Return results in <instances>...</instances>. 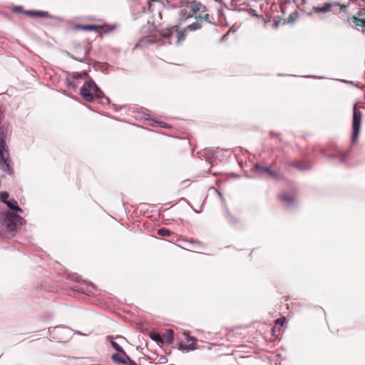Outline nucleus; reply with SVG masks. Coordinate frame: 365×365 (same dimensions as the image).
<instances>
[{
	"label": "nucleus",
	"mask_w": 365,
	"mask_h": 365,
	"mask_svg": "<svg viewBox=\"0 0 365 365\" xmlns=\"http://www.w3.org/2000/svg\"><path fill=\"white\" fill-rule=\"evenodd\" d=\"M145 29V36L139 41V46L154 43L160 45L180 44L186 36L185 29H181L178 25L158 30L153 24H148Z\"/></svg>",
	"instance_id": "f257e3e1"
},
{
	"label": "nucleus",
	"mask_w": 365,
	"mask_h": 365,
	"mask_svg": "<svg viewBox=\"0 0 365 365\" xmlns=\"http://www.w3.org/2000/svg\"><path fill=\"white\" fill-rule=\"evenodd\" d=\"M6 136L4 133H0V168L12 175L14 173L11 167V160L9 153V148L6 142Z\"/></svg>",
	"instance_id": "f03ea898"
},
{
	"label": "nucleus",
	"mask_w": 365,
	"mask_h": 365,
	"mask_svg": "<svg viewBox=\"0 0 365 365\" xmlns=\"http://www.w3.org/2000/svg\"><path fill=\"white\" fill-rule=\"evenodd\" d=\"M81 95L88 102H92L96 98H100L103 96V92L91 79L86 81L80 90Z\"/></svg>",
	"instance_id": "7ed1b4c3"
},
{
	"label": "nucleus",
	"mask_w": 365,
	"mask_h": 365,
	"mask_svg": "<svg viewBox=\"0 0 365 365\" xmlns=\"http://www.w3.org/2000/svg\"><path fill=\"white\" fill-rule=\"evenodd\" d=\"M346 22L351 28L365 34V8L360 9L355 15L347 14Z\"/></svg>",
	"instance_id": "20e7f679"
},
{
	"label": "nucleus",
	"mask_w": 365,
	"mask_h": 365,
	"mask_svg": "<svg viewBox=\"0 0 365 365\" xmlns=\"http://www.w3.org/2000/svg\"><path fill=\"white\" fill-rule=\"evenodd\" d=\"M336 6L339 8L341 13H346L348 5L338 1L325 2L322 6H313L312 12L314 14H326L330 12L332 8Z\"/></svg>",
	"instance_id": "39448f33"
},
{
	"label": "nucleus",
	"mask_w": 365,
	"mask_h": 365,
	"mask_svg": "<svg viewBox=\"0 0 365 365\" xmlns=\"http://www.w3.org/2000/svg\"><path fill=\"white\" fill-rule=\"evenodd\" d=\"M361 116L362 113L358 110L357 106L355 105L354 106L353 112V132L351 135L352 143H356L358 140L361 128Z\"/></svg>",
	"instance_id": "423d86ee"
},
{
	"label": "nucleus",
	"mask_w": 365,
	"mask_h": 365,
	"mask_svg": "<svg viewBox=\"0 0 365 365\" xmlns=\"http://www.w3.org/2000/svg\"><path fill=\"white\" fill-rule=\"evenodd\" d=\"M190 7V9L192 11V13L196 15L195 18H198V19H202V18L207 19L208 18L207 14H205L204 16H202L200 14V13H205L206 11L205 6L204 5H202V4L197 2V1H193L191 3Z\"/></svg>",
	"instance_id": "0eeeda50"
},
{
	"label": "nucleus",
	"mask_w": 365,
	"mask_h": 365,
	"mask_svg": "<svg viewBox=\"0 0 365 365\" xmlns=\"http://www.w3.org/2000/svg\"><path fill=\"white\" fill-rule=\"evenodd\" d=\"M111 359L115 363L126 364V359H128V356L124 350H122L118 353L113 354Z\"/></svg>",
	"instance_id": "6e6552de"
},
{
	"label": "nucleus",
	"mask_w": 365,
	"mask_h": 365,
	"mask_svg": "<svg viewBox=\"0 0 365 365\" xmlns=\"http://www.w3.org/2000/svg\"><path fill=\"white\" fill-rule=\"evenodd\" d=\"M104 28L103 25H82L78 24L75 26V29L77 30H83L86 31H95L96 32L100 31L101 29Z\"/></svg>",
	"instance_id": "1a4fd4ad"
},
{
	"label": "nucleus",
	"mask_w": 365,
	"mask_h": 365,
	"mask_svg": "<svg viewBox=\"0 0 365 365\" xmlns=\"http://www.w3.org/2000/svg\"><path fill=\"white\" fill-rule=\"evenodd\" d=\"M187 344H180V349L183 350H193L196 349V344L195 341V339L192 336L186 335Z\"/></svg>",
	"instance_id": "9d476101"
},
{
	"label": "nucleus",
	"mask_w": 365,
	"mask_h": 365,
	"mask_svg": "<svg viewBox=\"0 0 365 365\" xmlns=\"http://www.w3.org/2000/svg\"><path fill=\"white\" fill-rule=\"evenodd\" d=\"M174 340V332L172 329H167L162 336V343L170 344Z\"/></svg>",
	"instance_id": "9b49d317"
},
{
	"label": "nucleus",
	"mask_w": 365,
	"mask_h": 365,
	"mask_svg": "<svg viewBox=\"0 0 365 365\" xmlns=\"http://www.w3.org/2000/svg\"><path fill=\"white\" fill-rule=\"evenodd\" d=\"M25 14L29 16L34 18H48L49 16V14L47 11H26Z\"/></svg>",
	"instance_id": "f8f14e48"
},
{
	"label": "nucleus",
	"mask_w": 365,
	"mask_h": 365,
	"mask_svg": "<svg viewBox=\"0 0 365 365\" xmlns=\"http://www.w3.org/2000/svg\"><path fill=\"white\" fill-rule=\"evenodd\" d=\"M285 321V317L279 318L275 321V324L272 329V332L273 335H277V332L280 331L281 328L283 327Z\"/></svg>",
	"instance_id": "ddd939ff"
},
{
	"label": "nucleus",
	"mask_w": 365,
	"mask_h": 365,
	"mask_svg": "<svg viewBox=\"0 0 365 365\" xmlns=\"http://www.w3.org/2000/svg\"><path fill=\"white\" fill-rule=\"evenodd\" d=\"M289 165L292 167H294V168H296L299 170H307L310 168V166L307 163H304V161H301V160H293L289 163Z\"/></svg>",
	"instance_id": "4468645a"
},
{
	"label": "nucleus",
	"mask_w": 365,
	"mask_h": 365,
	"mask_svg": "<svg viewBox=\"0 0 365 365\" xmlns=\"http://www.w3.org/2000/svg\"><path fill=\"white\" fill-rule=\"evenodd\" d=\"M11 210L18 212H22V210L18 206L17 202L14 200H8L5 203Z\"/></svg>",
	"instance_id": "2eb2a0df"
},
{
	"label": "nucleus",
	"mask_w": 365,
	"mask_h": 365,
	"mask_svg": "<svg viewBox=\"0 0 365 365\" xmlns=\"http://www.w3.org/2000/svg\"><path fill=\"white\" fill-rule=\"evenodd\" d=\"M279 198L280 200L288 203H293L294 201V197L287 193H282L279 195Z\"/></svg>",
	"instance_id": "dca6fc26"
},
{
	"label": "nucleus",
	"mask_w": 365,
	"mask_h": 365,
	"mask_svg": "<svg viewBox=\"0 0 365 365\" xmlns=\"http://www.w3.org/2000/svg\"><path fill=\"white\" fill-rule=\"evenodd\" d=\"M158 235L162 237L174 235L175 234L167 228H160L158 230Z\"/></svg>",
	"instance_id": "f3484780"
},
{
	"label": "nucleus",
	"mask_w": 365,
	"mask_h": 365,
	"mask_svg": "<svg viewBox=\"0 0 365 365\" xmlns=\"http://www.w3.org/2000/svg\"><path fill=\"white\" fill-rule=\"evenodd\" d=\"M190 242L192 244H193L197 250H205V245L202 242L197 241V240H191Z\"/></svg>",
	"instance_id": "a211bd4d"
},
{
	"label": "nucleus",
	"mask_w": 365,
	"mask_h": 365,
	"mask_svg": "<svg viewBox=\"0 0 365 365\" xmlns=\"http://www.w3.org/2000/svg\"><path fill=\"white\" fill-rule=\"evenodd\" d=\"M150 336L153 340L162 343V336L160 334L153 332L150 333Z\"/></svg>",
	"instance_id": "6ab92c4d"
},
{
	"label": "nucleus",
	"mask_w": 365,
	"mask_h": 365,
	"mask_svg": "<svg viewBox=\"0 0 365 365\" xmlns=\"http://www.w3.org/2000/svg\"><path fill=\"white\" fill-rule=\"evenodd\" d=\"M9 193L7 192H0V201L6 203L8 201Z\"/></svg>",
	"instance_id": "aec40b11"
},
{
	"label": "nucleus",
	"mask_w": 365,
	"mask_h": 365,
	"mask_svg": "<svg viewBox=\"0 0 365 365\" xmlns=\"http://www.w3.org/2000/svg\"><path fill=\"white\" fill-rule=\"evenodd\" d=\"M110 344H111L112 346H113V348H114V349H115L118 352H119V351H120L123 350V349L121 348V346H120L117 342H115V341H110Z\"/></svg>",
	"instance_id": "412c9836"
},
{
	"label": "nucleus",
	"mask_w": 365,
	"mask_h": 365,
	"mask_svg": "<svg viewBox=\"0 0 365 365\" xmlns=\"http://www.w3.org/2000/svg\"><path fill=\"white\" fill-rule=\"evenodd\" d=\"M227 340L228 341H234L233 340L234 331H229L227 334Z\"/></svg>",
	"instance_id": "4be33fe9"
},
{
	"label": "nucleus",
	"mask_w": 365,
	"mask_h": 365,
	"mask_svg": "<svg viewBox=\"0 0 365 365\" xmlns=\"http://www.w3.org/2000/svg\"><path fill=\"white\" fill-rule=\"evenodd\" d=\"M72 77L76 79H79L83 77V74L81 73L74 72L72 74Z\"/></svg>",
	"instance_id": "5701e85b"
},
{
	"label": "nucleus",
	"mask_w": 365,
	"mask_h": 365,
	"mask_svg": "<svg viewBox=\"0 0 365 365\" xmlns=\"http://www.w3.org/2000/svg\"><path fill=\"white\" fill-rule=\"evenodd\" d=\"M262 171H264V172H265V173H269H269L271 172V170H270L269 168H267V167H263V168H262Z\"/></svg>",
	"instance_id": "b1692460"
},
{
	"label": "nucleus",
	"mask_w": 365,
	"mask_h": 365,
	"mask_svg": "<svg viewBox=\"0 0 365 365\" xmlns=\"http://www.w3.org/2000/svg\"><path fill=\"white\" fill-rule=\"evenodd\" d=\"M269 175L274 177V178H277L278 177V173L274 172V171H272L269 173Z\"/></svg>",
	"instance_id": "393cba45"
},
{
	"label": "nucleus",
	"mask_w": 365,
	"mask_h": 365,
	"mask_svg": "<svg viewBox=\"0 0 365 365\" xmlns=\"http://www.w3.org/2000/svg\"><path fill=\"white\" fill-rule=\"evenodd\" d=\"M190 30H195L196 29V27L195 26L194 24H192V25H190L187 26Z\"/></svg>",
	"instance_id": "a878e982"
}]
</instances>
